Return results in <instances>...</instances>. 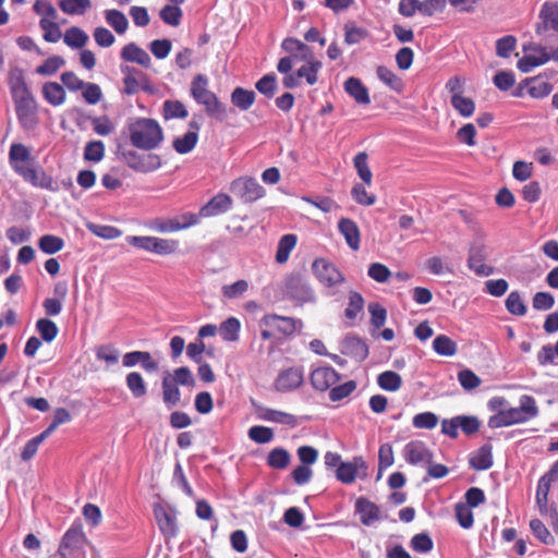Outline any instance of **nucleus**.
<instances>
[{
  "label": "nucleus",
  "mask_w": 558,
  "mask_h": 558,
  "mask_svg": "<svg viewBox=\"0 0 558 558\" xmlns=\"http://www.w3.org/2000/svg\"><path fill=\"white\" fill-rule=\"evenodd\" d=\"M9 163L13 171L34 187L57 192L54 179L32 156L31 149L21 143H13L9 150Z\"/></svg>",
  "instance_id": "1"
},
{
  "label": "nucleus",
  "mask_w": 558,
  "mask_h": 558,
  "mask_svg": "<svg viewBox=\"0 0 558 558\" xmlns=\"http://www.w3.org/2000/svg\"><path fill=\"white\" fill-rule=\"evenodd\" d=\"M9 87L19 123L26 131L34 130L39 121L38 104L21 71L10 73Z\"/></svg>",
  "instance_id": "2"
},
{
  "label": "nucleus",
  "mask_w": 558,
  "mask_h": 558,
  "mask_svg": "<svg viewBox=\"0 0 558 558\" xmlns=\"http://www.w3.org/2000/svg\"><path fill=\"white\" fill-rule=\"evenodd\" d=\"M131 144L143 150H153L163 141L160 124L149 118H137L128 125Z\"/></svg>",
  "instance_id": "3"
},
{
  "label": "nucleus",
  "mask_w": 558,
  "mask_h": 558,
  "mask_svg": "<svg viewBox=\"0 0 558 558\" xmlns=\"http://www.w3.org/2000/svg\"><path fill=\"white\" fill-rule=\"evenodd\" d=\"M537 413L538 409L535 399L524 395L520 398L519 407L499 410L496 414L492 415L488 420V426L490 428H499L524 423L535 417Z\"/></svg>",
  "instance_id": "4"
},
{
  "label": "nucleus",
  "mask_w": 558,
  "mask_h": 558,
  "mask_svg": "<svg viewBox=\"0 0 558 558\" xmlns=\"http://www.w3.org/2000/svg\"><path fill=\"white\" fill-rule=\"evenodd\" d=\"M191 95L194 100L205 107L206 113L218 121L227 118V108L219 98L208 89V78L204 74L194 76L191 83Z\"/></svg>",
  "instance_id": "5"
},
{
  "label": "nucleus",
  "mask_w": 558,
  "mask_h": 558,
  "mask_svg": "<svg viewBox=\"0 0 558 558\" xmlns=\"http://www.w3.org/2000/svg\"><path fill=\"white\" fill-rule=\"evenodd\" d=\"M312 270L325 288L333 289L345 282L340 269L326 258H316L312 264Z\"/></svg>",
  "instance_id": "6"
},
{
  "label": "nucleus",
  "mask_w": 558,
  "mask_h": 558,
  "mask_svg": "<svg viewBox=\"0 0 558 558\" xmlns=\"http://www.w3.org/2000/svg\"><path fill=\"white\" fill-rule=\"evenodd\" d=\"M87 538L81 522H73L61 538L58 556L68 558L84 548Z\"/></svg>",
  "instance_id": "7"
},
{
  "label": "nucleus",
  "mask_w": 558,
  "mask_h": 558,
  "mask_svg": "<svg viewBox=\"0 0 558 558\" xmlns=\"http://www.w3.org/2000/svg\"><path fill=\"white\" fill-rule=\"evenodd\" d=\"M120 158L134 171L148 173L161 166L160 157L156 154L141 155L135 150L126 149L120 151Z\"/></svg>",
  "instance_id": "8"
},
{
  "label": "nucleus",
  "mask_w": 558,
  "mask_h": 558,
  "mask_svg": "<svg viewBox=\"0 0 558 558\" xmlns=\"http://www.w3.org/2000/svg\"><path fill=\"white\" fill-rule=\"evenodd\" d=\"M230 191L243 203H253L264 196V187L253 178H239L232 181Z\"/></svg>",
  "instance_id": "9"
},
{
  "label": "nucleus",
  "mask_w": 558,
  "mask_h": 558,
  "mask_svg": "<svg viewBox=\"0 0 558 558\" xmlns=\"http://www.w3.org/2000/svg\"><path fill=\"white\" fill-rule=\"evenodd\" d=\"M367 475V466L362 457H354L353 461L340 462L336 470V477L343 484H351L356 477L364 478Z\"/></svg>",
  "instance_id": "10"
},
{
  "label": "nucleus",
  "mask_w": 558,
  "mask_h": 558,
  "mask_svg": "<svg viewBox=\"0 0 558 558\" xmlns=\"http://www.w3.org/2000/svg\"><path fill=\"white\" fill-rule=\"evenodd\" d=\"M486 257V245L483 242H473L469 250L468 267L477 276L492 275L494 268L485 264Z\"/></svg>",
  "instance_id": "11"
},
{
  "label": "nucleus",
  "mask_w": 558,
  "mask_h": 558,
  "mask_svg": "<svg viewBox=\"0 0 558 558\" xmlns=\"http://www.w3.org/2000/svg\"><path fill=\"white\" fill-rule=\"evenodd\" d=\"M296 319L288 316H280L277 314H266L260 319V325L265 328H270L279 335L289 337L293 335L298 328Z\"/></svg>",
  "instance_id": "12"
},
{
  "label": "nucleus",
  "mask_w": 558,
  "mask_h": 558,
  "mask_svg": "<svg viewBox=\"0 0 558 558\" xmlns=\"http://www.w3.org/2000/svg\"><path fill=\"white\" fill-rule=\"evenodd\" d=\"M304 380L303 369L294 366L283 369L275 380L277 391L287 392L299 388Z\"/></svg>",
  "instance_id": "13"
},
{
  "label": "nucleus",
  "mask_w": 558,
  "mask_h": 558,
  "mask_svg": "<svg viewBox=\"0 0 558 558\" xmlns=\"http://www.w3.org/2000/svg\"><path fill=\"white\" fill-rule=\"evenodd\" d=\"M339 373L331 366H322L311 373V383L316 390L326 391L339 381Z\"/></svg>",
  "instance_id": "14"
},
{
  "label": "nucleus",
  "mask_w": 558,
  "mask_h": 558,
  "mask_svg": "<svg viewBox=\"0 0 558 558\" xmlns=\"http://www.w3.org/2000/svg\"><path fill=\"white\" fill-rule=\"evenodd\" d=\"M541 23L536 26V34L538 36L545 35L548 29L558 32V4L553 2H545L539 12Z\"/></svg>",
  "instance_id": "15"
},
{
  "label": "nucleus",
  "mask_w": 558,
  "mask_h": 558,
  "mask_svg": "<svg viewBox=\"0 0 558 558\" xmlns=\"http://www.w3.org/2000/svg\"><path fill=\"white\" fill-rule=\"evenodd\" d=\"M232 206L231 197L226 193H218L199 209L202 218H208L227 213Z\"/></svg>",
  "instance_id": "16"
},
{
  "label": "nucleus",
  "mask_w": 558,
  "mask_h": 558,
  "mask_svg": "<svg viewBox=\"0 0 558 558\" xmlns=\"http://www.w3.org/2000/svg\"><path fill=\"white\" fill-rule=\"evenodd\" d=\"M341 353L362 362L368 356L367 344L356 336H347L341 343Z\"/></svg>",
  "instance_id": "17"
},
{
  "label": "nucleus",
  "mask_w": 558,
  "mask_h": 558,
  "mask_svg": "<svg viewBox=\"0 0 558 558\" xmlns=\"http://www.w3.org/2000/svg\"><path fill=\"white\" fill-rule=\"evenodd\" d=\"M355 512L360 515L362 524L369 526L380 519L379 507L365 497H359L355 501Z\"/></svg>",
  "instance_id": "18"
},
{
  "label": "nucleus",
  "mask_w": 558,
  "mask_h": 558,
  "mask_svg": "<svg viewBox=\"0 0 558 558\" xmlns=\"http://www.w3.org/2000/svg\"><path fill=\"white\" fill-rule=\"evenodd\" d=\"M338 230L351 250H360L361 232L355 221L350 218H341L338 222Z\"/></svg>",
  "instance_id": "19"
},
{
  "label": "nucleus",
  "mask_w": 558,
  "mask_h": 558,
  "mask_svg": "<svg viewBox=\"0 0 558 558\" xmlns=\"http://www.w3.org/2000/svg\"><path fill=\"white\" fill-rule=\"evenodd\" d=\"M344 90L359 104L367 106L371 104V97L367 87L360 78L349 77L344 82Z\"/></svg>",
  "instance_id": "20"
},
{
  "label": "nucleus",
  "mask_w": 558,
  "mask_h": 558,
  "mask_svg": "<svg viewBox=\"0 0 558 558\" xmlns=\"http://www.w3.org/2000/svg\"><path fill=\"white\" fill-rule=\"evenodd\" d=\"M121 58L128 62H135L147 69L151 65L149 54L134 43H130L122 48Z\"/></svg>",
  "instance_id": "21"
},
{
  "label": "nucleus",
  "mask_w": 558,
  "mask_h": 558,
  "mask_svg": "<svg viewBox=\"0 0 558 558\" xmlns=\"http://www.w3.org/2000/svg\"><path fill=\"white\" fill-rule=\"evenodd\" d=\"M175 383L170 379V373L167 372L162 377L161 388H162V400L165 404L171 409L175 407L181 399V392Z\"/></svg>",
  "instance_id": "22"
},
{
  "label": "nucleus",
  "mask_w": 558,
  "mask_h": 558,
  "mask_svg": "<svg viewBox=\"0 0 558 558\" xmlns=\"http://www.w3.org/2000/svg\"><path fill=\"white\" fill-rule=\"evenodd\" d=\"M302 464L296 466L292 472L293 481L298 485H304L312 478L313 472L311 465L316 462L318 456H299Z\"/></svg>",
  "instance_id": "23"
},
{
  "label": "nucleus",
  "mask_w": 558,
  "mask_h": 558,
  "mask_svg": "<svg viewBox=\"0 0 558 558\" xmlns=\"http://www.w3.org/2000/svg\"><path fill=\"white\" fill-rule=\"evenodd\" d=\"M256 95L253 90L235 87L231 93V104L241 111H247L255 102Z\"/></svg>",
  "instance_id": "24"
},
{
  "label": "nucleus",
  "mask_w": 558,
  "mask_h": 558,
  "mask_svg": "<svg viewBox=\"0 0 558 558\" xmlns=\"http://www.w3.org/2000/svg\"><path fill=\"white\" fill-rule=\"evenodd\" d=\"M306 64L302 65L298 71L299 78H305L306 83L314 85L318 80V71L322 69V62L314 58V53L310 58H303Z\"/></svg>",
  "instance_id": "25"
},
{
  "label": "nucleus",
  "mask_w": 558,
  "mask_h": 558,
  "mask_svg": "<svg viewBox=\"0 0 558 558\" xmlns=\"http://www.w3.org/2000/svg\"><path fill=\"white\" fill-rule=\"evenodd\" d=\"M298 242V238L295 234L289 233L281 236L278 242L277 252H276V262L278 264H284L288 262L291 252L294 250Z\"/></svg>",
  "instance_id": "26"
},
{
  "label": "nucleus",
  "mask_w": 558,
  "mask_h": 558,
  "mask_svg": "<svg viewBox=\"0 0 558 558\" xmlns=\"http://www.w3.org/2000/svg\"><path fill=\"white\" fill-rule=\"evenodd\" d=\"M538 52V56L525 54L523 58H521L518 61L519 70L524 73H527L533 68L545 64L547 61L550 60L549 53L546 51V48H539Z\"/></svg>",
  "instance_id": "27"
},
{
  "label": "nucleus",
  "mask_w": 558,
  "mask_h": 558,
  "mask_svg": "<svg viewBox=\"0 0 558 558\" xmlns=\"http://www.w3.org/2000/svg\"><path fill=\"white\" fill-rule=\"evenodd\" d=\"M538 52V56L525 54L523 58H521L518 61L519 70L524 73H527L533 68L545 64L547 61L550 60L549 53L546 51V48H539Z\"/></svg>",
  "instance_id": "28"
},
{
  "label": "nucleus",
  "mask_w": 558,
  "mask_h": 558,
  "mask_svg": "<svg viewBox=\"0 0 558 558\" xmlns=\"http://www.w3.org/2000/svg\"><path fill=\"white\" fill-rule=\"evenodd\" d=\"M44 98L52 106H60L65 101V90L59 83L48 82L43 87Z\"/></svg>",
  "instance_id": "29"
},
{
  "label": "nucleus",
  "mask_w": 558,
  "mask_h": 558,
  "mask_svg": "<svg viewBox=\"0 0 558 558\" xmlns=\"http://www.w3.org/2000/svg\"><path fill=\"white\" fill-rule=\"evenodd\" d=\"M125 384L136 399L143 398L147 393L146 383L138 372L129 373L125 377Z\"/></svg>",
  "instance_id": "30"
},
{
  "label": "nucleus",
  "mask_w": 558,
  "mask_h": 558,
  "mask_svg": "<svg viewBox=\"0 0 558 558\" xmlns=\"http://www.w3.org/2000/svg\"><path fill=\"white\" fill-rule=\"evenodd\" d=\"M106 22L118 33L124 34L129 27V21L123 12L117 9L105 11Z\"/></svg>",
  "instance_id": "31"
},
{
  "label": "nucleus",
  "mask_w": 558,
  "mask_h": 558,
  "mask_svg": "<svg viewBox=\"0 0 558 558\" xmlns=\"http://www.w3.org/2000/svg\"><path fill=\"white\" fill-rule=\"evenodd\" d=\"M63 41L71 48H83L88 41V36L82 28L72 26L65 31Z\"/></svg>",
  "instance_id": "32"
},
{
  "label": "nucleus",
  "mask_w": 558,
  "mask_h": 558,
  "mask_svg": "<svg viewBox=\"0 0 558 558\" xmlns=\"http://www.w3.org/2000/svg\"><path fill=\"white\" fill-rule=\"evenodd\" d=\"M198 141V134L195 131H189L183 136L173 141V148L177 153L183 155L193 150Z\"/></svg>",
  "instance_id": "33"
},
{
  "label": "nucleus",
  "mask_w": 558,
  "mask_h": 558,
  "mask_svg": "<svg viewBox=\"0 0 558 558\" xmlns=\"http://www.w3.org/2000/svg\"><path fill=\"white\" fill-rule=\"evenodd\" d=\"M281 47L289 53L298 54L300 59L310 58V54L313 53L312 49L302 43L301 40L292 37H288L283 39Z\"/></svg>",
  "instance_id": "34"
},
{
  "label": "nucleus",
  "mask_w": 558,
  "mask_h": 558,
  "mask_svg": "<svg viewBox=\"0 0 558 558\" xmlns=\"http://www.w3.org/2000/svg\"><path fill=\"white\" fill-rule=\"evenodd\" d=\"M368 156L365 151H360L353 159L354 168L357 171L360 179L366 185H371L373 181V173L367 162Z\"/></svg>",
  "instance_id": "35"
},
{
  "label": "nucleus",
  "mask_w": 558,
  "mask_h": 558,
  "mask_svg": "<svg viewBox=\"0 0 558 558\" xmlns=\"http://www.w3.org/2000/svg\"><path fill=\"white\" fill-rule=\"evenodd\" d=\"M162 116L166 120L185 119L189 116V112L182 101L166 100L163 102Z\"/></svg>",
  "instance_id": "36"
},
{
  "label": "nucleus",
  "mask_w": 558,
  "mask_h": 558,
  "mask_svg": "<svg viewBox=\"0 0 558 558\" xmlns=\"http://www.w3.org/2000/svg\"><path fill=\"white\" fill-rule=\"evenodd\" d=\"M36 330L45 342L53 341L59 332V328L56 323L49 318H39L36 322Z\"/></svg>",
  "instance_id": "37"
},
{
  "label": "nucleus",
  "mask_w": 558,
  "mask_h": 558,
  "mask_svg": "<svg viewBox=\"0 0 558 558\" xmlns=\"http://www.w3.org/2000/svg\"><path fill=\"white\" fill-rule=\"evenodd\" d=\"M433 349L442 356H452L457 353V343L446 335L437 336L433 341Z\"/></svg>",
  "instance_id": "38"
},
{
  "label": "nucleus",
  "mask_w": 558,
  "mask_h": 558,
  "mask_svg": "<svg viewBox=\"0 0 558 558\" xmlns=\"http://www.w3.org/2000/svg\"><path fill=\"white\" fill-rule=\"evenodd\" d=\"M377 383L384 390L397 391L402 385V378L393 371H386L379 374Z\"/></svg>",
  "instance_id": "39"
},
{
  "label": "nucleus",
  "mask_w": 558,
  "mask_h": 558,
  "mask_svg": "<svg viewBox=\"0 0 558 558\" xmlns=\"http://www.w3.org/2000/svg\"><path fill=\"white\" fill-rule=\"evenodd\" d=\"M241 324L235 317H229L220 325V335L225 341H236L239 339Z\"/></svg>",
  "instance_id": "40"
},
{
  "label": "nucleus",
  "mask_w": 558,
  "mask_h": 558,
  "mask_svg": "<svg viewBox=\"0 0 558 558\" xmlns=\"http://www.w3.org/2000/svg\"><path fill=\"white\" fill-rule=\"evenodd\" d=\"M39 248L46 254H56L64 246V241L52 234H45L38 240Z\"/></svg>",
  "instance_id": "41"
},
{
  "label": "nucleus",
  "mask_w": 558,
  "mask_h": 558,
  "mask_svg": "<svg viewBox=\"0 0 558 558\" xmlns=\"http://www.w3.org/2000/svg\"><path fill=\"white\" fill-rule=\"evenodd\" d=\"M378 78L391 89L400 92L403 87L402 80L398 77L390 69L379 65L376 70Z\"/></svg>",
  "instance_id": "42"
},
{
  "label": "nucleus",
  "mask_w": 558,
  "mask_h": 558,
  "mask_svg": "<svg viewBox=\"0 0 558 558\" xmlns=\"http://www.w3.org/2000/svg\"><path fill=\"white\" fill-rule=\"evenodd\" d=\"M248 288V282L244 279H240L231 284H225L221 288V293L223 298L228 300H234L246 293Z\"/></svg>",
  "instance_id": "43"
},
{
  "label": "nucleus",
  "mask_w": 558,
  "mask_h": 558,
  "mask_svg": "<svg viewBox=\"0 0 558 558\" xmlns=\"http://www.w3.org/2000/svg\"><path fill=\"white\" fill-rule=\"evenodd\" d=\"M60 9L70 15L83 14L92 7L90 0H60Z\"/></svg>",
  "instance_id": "44"
},
{
  "label": "nucleus",
  "mask_w": 558,
  "mask_h": 558,
  "mask_svg": "<svg viewBox=\"0 0 558 558\" xmlns=\"http://www.w3.org/2000/svg\"><path fill=\"white\" fill-rule=\"evenodd\" d=\"M363 296L359 292L351 291L349 293V304L344 311L345 317L350 320H354L357 317V315L363 311Z\"/></svg>",
  "instance_id": "45"
},
{
  "label": "nucleus",
  "mask_w": 558,
  "mask_h": 558,
  "mask_svg": "<svg viewBox=\"0 0 558 558\" xmlns=\"http://www.w3.org/2000/svg\"><path fill=\"white\" fill-rule=\"evenodd\" d=\"M39 25L44 31L43 38L46 41L57 43L61 38L62 33L56 20L48 21L46 19H40Z\"/></svg>",
  "instance_id": "46"
},
{
  "label": "nucleus",
  "mask_w": 558,
  "mask_h": 558,
  "mask_svg": "<svg viewBox=\"0 0 558 558\" xmlns=\"http://www.w3.org/2000/svg\"><path fill=\"white\" fill-rule=\"evenodd\" d=\"M507 311L515 316H524L526 314V306L518 291H512L506 299Z\"/></svg>",
  "instance_id": "47"
},
{
  "label": "nucleus",
  "mask_w": 558,
  "mask_h": 558,
  "mask_svg": "<svg viewBox=\"0 0 558 558\" xmlns=\"http://www.w3.org/2000/svg\"><path fill=\"white\" fill-rule=\"evenodd\" d=\"M182 10L177 4H167L160 10V19L168 25L178 26L181 23Z\"/></svg>",
  "instance_id": "48"
},
{
  "label": "nucleus",
  "mask_w": 558,
  "mask_h": 558,
  "mask_svg": "<svg viewBox=\"0 0 558 558\" xmlns=\"http://www.w3.org/2000/svg\"><path fill=\"white\" fill-rule=\"evenodd\" d=\"M105 144L101 141H92L85 146L84 159L87 161L99 162L105 157Z\"/></svg>",
  "instance_id": "49"
},
{
  "label": "nucleus",
  "mask_w": 558,
  "mask_h": 558,
  "mask_svg": "<svg viewBox=\"0 0 558 558\" xmlns=\"http://www.w3.org/2000/svg\"><path fill=\"white\" fill-rule=\"evenodd\" d=\"M530 529L533 535L545 545H553L554 537L551 536L548 529L539 519H533L530 521Z\"/></svg>",
  "instance_id": "50"
},
{
  "label": "nucleus",
  "mask_w": 558,
  "mask_h": 558,
  "mask_svg": "<svg viewBox=\"0 0 558 558\" xmlns=\"http://www.w3.org/2000/svg\"><path fill=\"white\" fill-rule=\"evenodd\" d=\"M410 545L414 551L420 553V554H427L434 547L433 539L430 538V536L427 533L415 534L411 538Z\"/></svg>",
  "instance_id": "51"
},
{
  "label": "nucleus",
  "mask_w": 558,
  "mask_h": 558,
  "mask_svg": "<svg viewBox=\"0 0 558 558\" xmlns=\"http://www.w3.org/2000/svg\"><path fill=\"white\" fill-rule=\"evenodd\" d=\"M88 230L95 235L106 240H113L122 234L120 229L107 225L90 223L88 225Z\"/></svg>",
  "instance_id": "52"
},
{
  "label": "nucleus",
  "mask_w": 558,
  "mask_h": 558,
  "mask_svg": "<svg viewBox=\"0 0 558 558\" xmlns=\"http://www.w3.org/2000/svg\"><path fill=\"white\" fill-rule=\"evenodd\" d=\"M126 242L136 248L156 254V236L129 235Z\"/></svg>",
  "instance_id": "53"
},
{
  "label": "nucleus",
  "mask_w": 558,
  "mask_h": 558,
  "mask_svg": "<svg viewBox=\"0 0 558 558\" xmlns=\"http://www.w3.org/2000/svg\"><path fill=\"white\" fill-rule=\"evenodd\" d=\"M126 242L136 248L156 254V236L129 235Z\"/></svg>",
  "instance_id": "54"
},
{
  "label": "nucleus",
  "mask_w": 558,
  "mask_h": 558,
  "mask_svg": "<svg viewBox=\"0 0 558 558\" xmlns=\"http://www.w3.org/2000/svg\"><path fill=\"white\" fill-rule=\"evenodd\" d=\"M256 89L268 98H272L277 88V78L275 74H267L259 78L255 84Z\"/></svg>",
  "instance_id": "55"
},
{
  "label": "nucleus",
  "mask_w": 558,
  "mask_h": 558,
  "mask_svg": "<svg viewBox=\"0 0 558 558\" xmlns=\"http://www.w3.org/2000/svg\"><path fill=\"white\" fill-rule=\"evenodd\" d=\"M452 107L463 117H471L475 110V104L464 96L451 97Z\"/></svg>",
  "instance_id": "56"
},
{
  "label": "nucleus",
  "mask_w": 558,
  "mask_h": 558,
  "mask_svg": "<svg viewBox=\"0 0 558 558\" xmlns=\"http://www.w3.org/2000/svg\"><path fill=\"white\" fill-rule=\"evenodd\" d=\"M65 63L64 59L59 56L49 57L44 61L43 64L37 66L36 73L40 75H52L54 74L63 64Z\"/></svg>",
  "instance_id": "57"
},
{
  "label": "nucleus",
  "mask_w": 558,
  "mask_h": 558,
  "mask_svg": "<svg viewBox=\"0 0 558 558\" xmlns=\"http://www.w3.org/2000/svg\"><path fill=\"white\" fill-rule=\"evenodd\" d=\"M356 389L354 380H348L342 385L332 387L329 391V399L331 401H340L350 396Z\"/></svg>",
  "instance_id": "58"
},
{
  "label": "nucleus",
  "mask_w": 558,
  "mask_h": 558,
  "mask_svg": "<svg viewBox=\"0 0 558 558\" xmlns=\"http://www.w3.org/2000/svg\"><path fill=\"white\" fill-rule=\"evenodd\" d=\"M517 39L514 36L507 35L496 41V53L498 57L508 58L515 49Z\"/></svg>",
  "instance_id": "59"
},
{
  "label": "nucleus",
  "mask_w": 558,
  "mask_h": 558,
  "mask_svg": "<svg viewBox=\"0 0 558 558\" xmlns=\"http://www.w3.org/2000/svg\"><path fill=\"white\" fill-rule=\"evenodd\" d=\"M412 423L416 428L432 429L438 424V416L432 412H423L416 414Z\"/></svg>",
  "instance_id": "60"
},
{
  "label": "nucleus",
  "mask_w": 558,
  "mask_h": 558,
  "mask_svg": "<svg viewBox=\"0 0 558 558\" xmlns=\"http://www.w3.org/2000/svg\"><path fill=\"white\" fill-rule=\"evenodd\" d=\"M351 195L353 199L363 206H371L375 203L376 197L373 194H368L363 184L356 183L352 190Z\"/></svg>",
  "instance_id": "61"
},
{
  "label": "nucleus",
  "mask_w": 558,
  "mask_h": 558,
  "mask_svg": "<svg viewBox=\"0 0 558 558\" xmlns=\"http://www.w3.org/2000/svg\"><path fill=\"white\" fill-rule=\"evenodd\" d=\"M553 86L546 81L538 78H532L529 87V94L533 98H544L550 94Z\"/></svg>",
  "instance_id": "62"
},
{
  "label": "nucleus",
  "mask_w": 558,
  "mask_h": 558,
  "mask_svg": "<svg viewBox=\"0 0 558 558\" xmlns=\"http://www.w3.org/2000/svg\"><path fill=\"white\" fill-rule=\"evenodd\" d=\"M367 275L376 282L384 283L388 281L391 271L381 263H373L368 267Z\"/></svg>",
  "instance_id": "63"
},
{
  "label": "nucleus",
  "mask_w": 558,
  "mask_h": 558,
  "mask_svg": "<svg viewBox=\"0 0 558 558\" xmlns=\"http://www.w3.org/2000/svg\"><path fill=\"white\" fill-rule=\"evenodd\" d=\"M458 380L465 390H472L481 385L480 377L471 369H462L458 373Z\"/></svg>",
  "instance_id": "64"
}]
</instances>
